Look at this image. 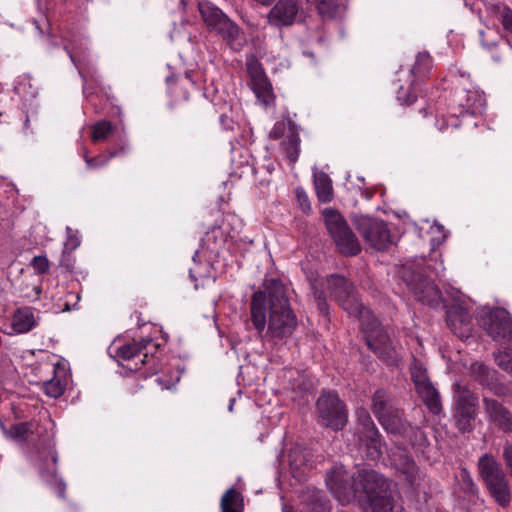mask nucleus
I'll use <instances>...</instances> for the list:
<instances>
[{
	"instance_id": "f257e3e1",
	"label": "nucleus",
	"mask_w": 512,
	"mask_h": 512,
	"mask_svg": "<svg viewBox=\"0 0 512 512\" xmlns=\"http://www.w3.org/2000/svg\"><path fill=\"white\" fill-rule=\"evenodd\" d=\"M326 485L342 503L356 502L363 512H398L399 492L396 485L373 469L327 472Z\"/></svg>"
},
{
	"instance_id": "f03ea898",
	"label": "nucleus",
	"mask_w": 512,
	"mask_h": 512,
	"mask_svg": "<svg viewBox=\"0 0 512 512\" xmlns=\"http://www.w3.org/2000/svg\"><path fill=\"white\" fill-rule=\"evenodd\" d=\"M250 320L259 333L267 325L266 336L271 339L283 340L293 334L298 325L297 317L290 306L288 288L281 280H265L264 290L253 293Z\"/></svg>"
},
{
	"instance_id": "7ed1b4c3",
	"label": "nucleus",
	"mask_w": 512,
	"mask_h": 512,
	"mask_svg": "<svg viewBox=\"0 0 512 512\" xmlns=\"http://www.w3.org/2000/svg\"><path fill=\"white\" fill-rule=\"evenodd\" d=\"M435 268L425 257L407 260L397 269L398 277L405 283L415 300L437 308L443 302V296L431 279Z\"/></svg>"
},
{
	"instance_id": "20e7f679",
	"label": "nucleus",
	"mask_w": 512,
	"mask_h": 512,
	"mask_svg": "<svg viewBox=\"0 0 512 512\" xmlns=\"http://www.w3.org/2000/svg\"><path fill=\"white\" fill-rule=\"evenodd\" d=\"M478 473L491 498L506 508L511 502V485L502 464L491 453L481 455L477 462Z\"/></svg>"
},
{
	"instance_id": "39448f33",
	"label": "nucleus",
	"mask_w": 512,
	"mask_h": 512,
	"mask_svg": "<svg viewBox=\"0 0 512 512\" xmlns=\"http://www.w3.org/2000/svg\"><path fill=\"white\" fill-rule=\"evenodd\" d=\"M317 423L334 432L342 431L348 423V408L335 391H322L315 404Z\"/></svg>"
},
{
	"instance_id": "423d86ee",
	"label": "nucleus",
	"mask_w": 512,
	"mask_h": 512,
	"mask_svg": "<svg viewBox=\"0 0 512 512\" xmlns=\"http://www.w3.org/2000/svg\"><path fill=\"white\" fill-rule=\"evenodd\" d=\"M360 323L368 348L386 365H397L396 349L393 347L388 333L373 313L371 312L368 317L361 319Z\"/></svg>"
},
{
	"instance_id": "0eeeda50",
	"label": "nucleus",
	"mask_w": 512,
	"mask_h": 512,
	"mask_svg": "<svg viewBox=\"0 0 512 512\" xmlns=\"http://www.w3.org/2000/svg\"><path fill=\"white\" fill-rule=\"evenodd\" d=\"M326 228L337 250L346 257H353L361 252V244L338 210L326 208L322 212Z\"/></svg>"
},
{
	"instance_id": "6e6552de",
	"label": "nucleus",
	"mask_w": 512,
	"mask_h": 512,
	"mask_svg": "<svg viewBox=\"0 0 512 512\" xmlns=\"http://www.w3.org/2000/svg\"><path fill=\"white\" fill-rule=\"evenodd\" d=\"M453 389V419L458 431L462 434L474 430V421L477 417L478 395L470 387L460 382H455Z\"/></svg>"
},
{
	"instance_id": "1a4fd4ad",
	"label": "nucleus",
	"mask_w": 512,
	"mask_h": 512,
	"mask_svg": "<svg viewBox=\"0 0 512 512\" xmlns=\"http://www.w3.org/2000/svg\"><path fill=\"white\" fill-rule=\"evenodd\" d=\"M327 283L331 297L349 315L358 318L359 321L370 315L372 311L358 300L356 288L348 278L335 273L327 276Z\"/></svg>"
},
{
	"instance_id": "9d476101",
	"label": "nucleus",
	"mask_w": 512,
	"mask_h": 512,
	"mask_svg": "<svg viewBox=\"0 0 512 512\" xmlns=\"http://www.w3.org/2000/svg\"><path fill=\"white\" fill-rule=\"evenodd\" d=\"M476 320L494 341L512 345V316L505 308L483 307L478 310Z\"/></svg>"
},
{
	"instance_id": "9b49d317",
	"label": "nucleus",
	"mask_w": 512,
	"mask_h": 512,
	"mask_svg": "<svg viewBox=\"0 0 512 512\" xmlns=\"http://www.w3.org/2000/svg\"><path fill=\"white\" fill-rule=\"evenodd\" d=\"M352 223L370 247L386 251L392 246L391 231L385 221L367 215H356L352 218Z\"/></svg>"
},
{
	"instance_id": "f8f14e48",
	"label": "nucleus",
	"mask_w": 512,
	"mask_h": 512,
	"mask_svg": "<svg viewBox=\"0 0 512 512\" xmlns=\"http://www.w3.org/2000/svg\"><path fill=\"white\" fill-rule=\"evenodd\" d=\"M470 376L483 389L496 397H512V390L500 380V374L482 362H474L470 366Z\"/></svg>"
},
{
	"instance_id": "ddd939ff",
	"label": "nucleus",
	"mask_w": 512,
	"mask_h": 512,
	"mask_svg": "<svg viewBox=\"0 0 512 512\" xmlns=\"http://www.w3.org/2000/svg\"><path fill=\"white\" fill-rule=\"evenodd\" d=\"M485 104V99L476 90H459L454 92L449 100V109L451 116L455 121L451 124L458 127L457 118L466 114L475 115L481 112Z\"/></svg>"
},
{
	"instance_id": "4468645a",
	"label": "nucleus",
	"mask_w": 512,
	"mask_h": 512,
	"mask_svg": "<svg viewBox=\"0 0 512 512\" xmlns=\"http://www.w3.org/2000/svg\"><path fill=\"white\" fill-rule=\"evenodd\" d=\"M246 70L251 79L252 90L256 97L264 104H270L274 99L272 84L270 83L264 68L254 54L246 59Z\"/></svg>"
},
{
	"instance_id": "2eb2a0df",
	"label": "nucleus",
	"mask_w": 512,
	"mask_h": 512,
	"mask_svg": "<svg viewBox=\"0 0 512 512\" xmlns=\"http://www.w3.org/2000/svg\"><path fill=\"white\" fill-rule=\"evenodd\" d=\"M483 409L487 420L498 432L512 434V411L503 402L483 395Z\"/></svg>"
},
{
	"instance_id": "dca6fc26",
	"label": "nucleus",
	"mask_w": 512,
	"mask_h": 512,
	"mask_svg": "<svg viewBox=\"0 0 512 512\" xmlns=\"http://www.w3.org/2000/svg\"><path fill=\"white\" fill-rule=\"evenodd\" d=\"M446 323L460 339H467L472 332V316L469 310L460 304H453L446 310Z\"/></svg>"
},
{
	"instance_id": "f3484780",
	"label": "nucleus",
	"mask_w": 512,
	"mask_h": 512,
	"mask_svg": "<svg viewBox=\"0 0 512 512\" xmlns=\"http://www.w3.org/2000/svg\"><path fill=\"white\" fill-rule=\"evenodd\" d=\"M198 9L206 25L215 32H235V24L211 2L200 0Z\"/></svg>"
},
{
	"instance_id": "a211bd4d",
	"label": "nucleus",
	"mask_w": 512,
	"mask_h": 512,
	"mask_svg": "<svg viewBox=\"0 0 512 512\" xmlns=\"http://www.w3.org/2000/svg\"><path fill=\"white\" fill-rule=\"evenodd\" d=\"M50 460L39 465V473L43 481L48 484L58 497L66 499V484L62 478L57 475V454L55 451H49Z\"/></svg>"
},
{
	"instance_id": "6ab92c4d",
	"label": "nucleus",
	"mask_w": 512,
	"mask_h": 512,
	"mask_svg": "<svg viewBox=\"0 0 512 512\" xmlns=\"http://www.w3.org/2000/svg\"><path fill=\"white\" fill-rule=\"evenodd\" d=\"M378 422L388 434L398 437H406L411 429V423L406 419L404 410L398 406Z\"/></svg>"
},
{
	"instance_id": "aec40b11",
	"label": "nucleus",
	"mask_w": 512,
	"mask_h": 512,
	"mask_svg": "<svg viewBox=\"0 0 512 512\" xmlns=\"http://www.w3.org/2000/svg\"><path fill=\"white\" fill-rule=\"evenodd\" d=\"M295 0H279L269 13V23L276 28L291 25L297 14Z\"/></svg>"
},
{
	"instance_id": "412c9836",
	"label": "nucleus",
	"mask_w": 512,
	"mask_h": 512,
	"mask_svg": "<svg viewBox=\"0 0 512 512\" xmlns=\"http://www.w3.org/2000/svg\"><path fill=\"white\" fill-rule=\"evenodd\" d=\"M358 439L365 448L367 459L378 461L383 456L386 443L378 428L360 432Z\"/></svg>"
},
{
	"instance_id": "4be33fe9",
	"label": "nucleus",
	"mask_w": 512,
	"mask_h": 512,
	"mask_svg": "<svg viewBox=\"0 0 512 512\" xmlns=\"http://www.w3.org/2000/svg\"><path fill=\"white\" fill-rule=\"evenodd\" d=\"M305 512H330L331 506L322 490L308 487L303 493L302 500Z\"/></svg>"
},
{
	"instance_id": "5701e85b",
	"label": "nucleus",
	"mask_w": 512,
	"mask_h": 512,
	"mask_svg": "<svg viewBox=\"0 0 512 512\" xmlns=\"http://www.w3.org/2000/svg\"><path fill=\"white\" fill-rule=\"evenodd\" d=\"M371 401V411L378 421L397 407L392 393L383 388L375 390Z\"/></svg>"
},
{
	"instance_id": "b1692460",
	"label": "nucleus",
	"mask_w": 512,
	"mask_h": 512,
	"mask_svg": "<svg viewBox=\"0 0 512 512\" xmlns=\"http://www.w3.org/2000/svg\"><path fill=\"white\" fill-rule=\"evenodd\" d=\"M36 326L34 313L30 307L18 308L12 318V327L16 333L23 334L29 332Z\"/></svg>"
},
{
	"instance_id": "393cba45",
	"label": "nucleus",
	"mask_w": 512,
	"mask_h": 512,
	"mask_svg": "<svg viewBox=\"0 0 512 512\" xmlns=\"http://www.w3.org/2000/svg\"><path fill=\"white\" fill-rule=\"evenodd\" d=\"M421 397L423 403L427 407L430 413L438 415L442 412V401L439 391L433 386V384H427L422 386L417 391Z\"/></svg>"
},
{
	"instance_id": "a878e982",
	"label": "nucleus",
	"mask_w": 512,
	"mask_h": 512,
	"mask_svg": "<svg viewBox=\"0 0 512 512\" xmlns=\"http://www.w3.org/2000/svg\"><path fill=\"white\" fill-rule=\"evenodd\" d=\"M396 468L406 477V480L413 484L418 475V467L411 455L408 453H399L394 458Z\"/></svg>"
},
{
	"instance_id": "bb28decb",
	"label": "nucleus",
	"mask_w": 512,
	"mask_h": 512,
	"mask_svg": "<svg viewBox=\"0 0 512 512\" xmlns=\"http://www.w3.org/2000/svg\"><path fill=\"white\" fill-rule=\"evenodd\" d=\"M151 342V338H143L140 341L133 340L132 342L118 347L116 350V356L125 361L131 360L136 356L141 355L143 350L146 349L147 345L151 344Z\"/></svg>"
},
{
	"instance_id": "cd10ccee",
	"label": "nucleus",
	"mask_w": 512,
	"mask_h": 512,
	"mask_svg": "<svg viewBox=\"0 0 512 512\" xmlns=\"http://www.w3.org/2000/svg\"><path fill=\"white\" fill-rule=\"evenodd\" d=\"M314 185L320 202L327 203L333 198L332 181L325 172L314 174Z\"/></svg>"
},
{
	"instance_id": "c85d7f7f",
	"label": "nucleus",
	"mask_w": 512,
	"mask_h": 512,
	"mask_svg": "<svg viewBox=\"0 0 512 512\" xmlns=\"http://www.w3.org/2000/svg\"><path fill=\"white\" fill-rule=\"evenodd\" d=\"M288 125L289 134L287 136V139L283 141L282 145L284 146L286 155L289 158L290 162L295 163L298 159L300 152V138L294 122L289 120Z\"/></svg>"
},
{
	"instance_id": "c756f323",
	"label": "nucleus",
	"mask_w": 512,
	"mask_h": 512,
	"mask_svg": "<svg viewBox=\"0 0 512 512\" xmlns=\"http://www.w3.org/2000/svg\"><path fill=\"white\" fill-rule=\"evenodd\" d=\"M221 511L238 510L244 511V497L234 487L229 488L222 495L220 501Z\"/></svg>"
},
{
	"instance_id": "7c9ffc66",
	"label": "nucleus",
	"mask_w": 512,
	"mask_h": 512,
	"mask_svg": "<svg viewBox=\"0 0 512 512\" xmlns=\"http://www.w3.org/2000/svg\"><path fill=\"white\" fill-rule=\"evenodd\" d=\"M432 63V58L428 52H419L416 56V61L411 72L418 78L427 77L432 69Z\"/></svg>"
},
{
	"instance_id": "2f4dec72",
	"label": "nucleus",
	"mask_w": 512,
	"mask_h": 512,
	"mask_svg": "<svg viewBox=\"0 0 512 512\" xmlns=\"http://www.w3.org/2000/svg\"><path fill=\"white\" fill-rule=\"evenodd\" d=\"M34 423L31 421L13 424L9 428V435L17 441H26L28 436L33 433Z\"/></svg>"
},
{
	"instance_id": "473e14b6",
	"label": "nucleus",
	"mask_w": 512,
	"mask_h": 512,
	"mask_svg": "<svg viewBox=\"0 0 512 512\" xmlns=\"http://www.w3.org/2000/svg\"><path fill=\"white\" fill-rule=\"evenodd\" d=\"M91 137L94 142L105 140L114 130V125L111 121L102 120L98 121L92 126Z\"/></svg>"
},
{
	"instance_id": "72a5a7b5",
	"label": "nucleus",
	"mask_w": 512,
	"mask_h": 512,
	"mask_svg": "<svg viewBox=\"0 0 512 512\" xmlns=\"http://www.w3.org/2000/svg\"><path fill=\"white\" fill-rule=\"evenodd\" d=\"M481 43L483 47L489 51L497 48H505L509 40L503 34H481Z\"/></svg>"
},
{
	"instance_id": "f704fd0d",
	"label": "nucleus",
	"mask_w": 512,
	"mask_h": 512,
	"mask_svg": "<svg viewBox=\"0 0 512 512\" xmlns=\"http://www.w3.org/2000/svg\"><path fill=\"white\" fill-rule=\"evenodd\" d=\"M460 489L469 497L475 496L478 492L477 485L474 483L467 468H462L460 471Z\"/></svg>"
},
{
	"instance_id": "c9c22d12",
	"label": "nucleus",
	"mask_w": 512,
	"mask_h": 512,
	"mask_svg": "<svg viewBox=\"0 0 512 512\" xmlns=\"http://www.w3.org/2000/svg\"><path fill=\"white\" fill-rule=\"evenodd\" d=\"M403 438L406 439L412 447H424L428 444L425 432L419 427L412 425L406 437Z\"/></svg>"
},
{
	"instance_id": "e433bc0d",
	"label": "nucleus",
	"mask_w": 512,
	"mask_h": 512,
	"mask_svg": "<svg viewBox=\"0 0 512 512\" xmlns=\"http://www.w3.org/2000/svg\"><path fill=\"white\" fill-rule=\"evenodd\" d=\"M357 424H358V434L360 432H365V431L373 430V429L377 428L371 415L364 408H361L357 412Z\"/></svg>"
},
{
	"instance_id": "4c0bfd02",
	"label": "nucleus",
	"mask_w": 512,
	"mask_h": 512,
	"mask_svg": "<svg viewBox=\"0 0 512 512\" xmlns=\"http://www.w3.org/2000/svg\"><path fill=\"white\" fill-rule=\"evenodd\" d=\"M43 390L46 395L58 398L64 393L65 386L60 379L53 378L43 383Z\"/></svg>"
},
{
	"instance_id": "58836bf2",
	"label": "nucleus",
	"mask_w": 512,
	"mask_h": 512,
	"mask_svg": "<svg viewBox=\"0 0 512 512\" xmlns=\"http://www.w3.org/2000/svg\"><path fill=\"white\" fill-rule=\"evenodd\" d=\"M223 41L233 51H240L247 43L246 34H222Z\"/></svg>"
},
{
	"instance_id": "ea45409f",
	"label": "nucleus",
	"mask_w": 512,
	"mask_h": 512,
	"mask_svg": "<svg viewBox=\"0 0 512 512\" xmlns=\"http://www.w3.org/2000/svg\"><path fill=\"white\" fill-rule=\"evenodd\" d=\"M311 395L310 390L306 387L305 383L298 384L291 391V399L297 403V405H305L309 402Z\"/></svg>"
},
{
	"instance_id": "a19ab883",
	"label": "nucleus",
	"mask_w": 512,
	"mask_h": 512,
	"mask_svg": "<svg viewBox=\"0 0 512 512\" xmlns=\"http://www.w3.org/2000/svg\"><path fill=\"white\" fill-rule=\"evenodd\" d=\"M497 365L512 374V348L494 354Z\"/></svg>"
},
{
	"instance_id": "79ce46f5",
	"label": "nucleus",
	"mask_w": 512,
	"mask_h": 512,
	"mask_svg": "<svg viewBox=\"0 0 512 512\" xmlns=\"http://www.w3.org/2000/svg\"><path fill=\"white\" fill-rule=\"evenodd\" d=\"M116 155H117V152H110L108 157L105 155L89 157L87 154H85L84 159L89 168H98V167L104 166L109 161L110 158H112Z\"/></svg>"
},
{
	"instance_id": "37998d69",
	"label": "nucleus",
	"mask_w": 512,
	"mask_h": 512,
	"mask_svg": "<svg viewBox=\"0 0 512 512\" xmlns=\"http://www.w3.org/2000/svg\"><path fill=\"white\" fill-rule=\"evenodd\" d=\"M502 460L512 478V441L506 440L502 446Z\"/></svg>"
},
{
	"instance_id": "c03bdc74",
	"label": "nucleus",
	"mask_w": 512,
	"mask_h": 512,
	"mask_svg": "<svg viewBox=\"0 0 512 512\" xmlns=\"http://www.w3.org/2000/svg\"><path fill=\"white\" fill-rule=\"evenodd\" d=\"M411 378L415 384L416 391H418L422 386L432 384L427 377L425 370H422L421 368H414L411 372Z\"/></svg>"
},
{
	"instance_id": "a18cd8bd",
	"label": "nucleus",
	"mask_w": 512,
	"mask_h": 512,
	"mask_svg": "<svg viewBox=\"0 0 512 512\" xmlns=\"http://www.w3.org/2000/svg\"><path fill=\"white\" fill-rule=\"evenodd\" d=\"M397 99L403 104L409 106L417 100V95L411 87L404 88L401 86L397 91Z\"/></svg>"
},
{
	"instance_id": "49530a36",
	"label": "nucleus",
	"mask_w": 512,
	"mask_h": 512,
	"mask_svg": "<svg viewBox=\"0 0 512 512\" xmlns=\"http://www.w3.org/2000/svg\"><path fill=\"white\" fill-rule=\"evenodd\" d=\"M31 265L39 274H47L49 272V261L46 256H35L31 261Z\"/></svg>"
},
{
	"instance_id": "de8ad7c7",
	"label": "nucleus",
	"mask_w": 512,
	"mask_h": 512,
	"mask_svg": "<svg viewBox=\"0 0 512 512\" xmlns=\"http://www.w3.org/2000/svg\"><path fill=\"white\" fill-rule=\"evenodd\" d=\"M310 286L315 302L327 299L326 292L322 283H319L317 280H314L310 282Z\"/></svg>"
},
{
	"instance_id": "09e8293b",
	"label": "nucleus",
	"mask_w": 512,
	"mask_h": 512,
	"mask_svg": "<svg viewBox=\"0 0 512 512\" xmlns=\"http://www.w3.org/2000/svg\"><path fill=\"white\" fill-rule=\"evenodd\" d=\"M502 25L507 32H512V9L504 6L501 11Z\"/></svg>"
},
{
	"instance_id": "8fccbe9b",
	"label": "nucleus",
	"mask_w": 512,
	"mask_h": 512,
	"mask_svg": "<svg viewBox=\"0 0 512 512\" xmlns=\"http://www.w3.org/2000/svg\"><path fill=\"white\" fill-rule=\"evenodd\" d=\"M296 197L300 203L301 209L304 212L310 211L311 207H310L309 199H308L306 192L303 189H301V188L296 189Z\"/></svg>"
},
{
	"instance_id": "3c124183",
	"label": "nucleus",
	"mask_w": 512,
	"mask_h": 512,
	"mask_svg": "<svg viewBox=\"0 0 512 512\" xmlns=\"http://www.w3.org/2000/svg\"><path fill=\"white\" fill-rule=\"evenodd\" d=\"M315 303L319 314L325 318L326 322H330V306L327 302V299L317 301Z\"/></svg>"
},
{
	"instance_id": "603ef678",
	"label": "nucleus",
	"mask_w": 512,
	"mask_h": 512,
	"mask_svg": "<svg viewBox=\"0 0 512 512\" xmlns=\"http://www.w3.org/2000/svg\"><path fill=\"white\" fill-rule=\"evenodd\" d=\"M285 132V124L284 123H276L273 129L270 132V137L277 140L280 139Z\"/></svg>"
},
{
	"instance_id": "864d4df0",
	"label": "nucleus",
	"mask_w": 512,
	"mask_h": 512,
	"mask_svg": "<svg viewBox=\"0 0 512 512\" xmlns=\"http://www.w3.org/2000/svg\"><path fill=\"white\" fill-rule=\"evenodd\" d=\"M80 245V240L75 235H69L67 242L65 243V250H69L70 252L75 250Z\"/></svg>"
},
{
	"instance_id": "5fc2aeb1",
	"label": "nucleus",
	"mask_w": 512,
	"mask_h": 512,
	"mask_svg": "<svg viewBox=\"0 0 512 512\" xmlns=\"http://www.w3.org/2000/svg\"><path fill=\"white\" fill-rule=\"evenodd\" d=\"M60 264H61V266L65 267L67 271L71 272L73 270V265L70 263V259H69V253L66 254V251L63 252V256H62Z\"/></svg>"
},
{
	"instance_id": "6e6d98bb",
	"label": "nucleus",
	"mask_w": 512,
	"mask_h": 512,
	"mask_svg": "<svg viewBox=\"0 0 512 512\" xmlns=\"http://www.w3.org/2000/svg\"><path fill=\"white\" fill-rule=\"evenodd\" d=\"M220 122L224 126L225 129H227V130L228 129H233V127L231 125L233 123V121L227 115H224V114L221 115L220 116Z\"/></svg>"
},
{
	"instance_id": "4d7b16f0",
	"label": "nucleus",
	"mask_w": 512,
	"mask_h": 512,
	"mask_svg": "<svg viewBox=\"0 0 512 512\" xmlns=\"http://www.w3.org/2000/svg\"><path fill=\"white\" fill-rule=\"evenodd\" d=\"M317 8H318V11H319V13H320L321 15H323V16H326V15H327V16H330V13H329V11H328V9H327V7H326V3H325V1H324V0H321V1H320V3L318 4V7H317Z\"/></svg>"
},
{
	"instance_id": "13d9d810",
	"label": "nucleus",
	"mask_w": 512,
	"mask_h": 512,
	"mask_svg": "<svg viewBox=\"0 0 512 512\" xmlns=\"http://www.w3.org/2000/svg\"><path fill=\"white\" fill-rule=\"evenodd\" d=\"M62 44H63V48H64V50H66V51H67V53L69 54V56H70V58H71L72 62H73V63H75V58H74V56H73V54H72V51H71V50H70V48H69V45L66 43V41H65V40H62Z\"/></svg>"
},
{
	"instance_id": "bf43d9fd",
	"label": "nucleus",
	"mask_w": 512,
	"mask_h": 512,
	"mask_svg": "<svg viewBox=\"0 0 512 512\" xmlns=\"http://www.w3.org/2000/svg\"><path fill=\"white\" fill-rule=\"evenodd\" d=\"M282 512H295V510H294L292 505L287 504V503H283V505H282Z\"/></svg>"
},
{
	"instance_id": "052dcab7",
	"label": "nucleus",
	"mask_w": 512,
	"mask_h": 512,
	"mask_svg": "<svg viewBox=\"0 0 512 512\" xmlns=\"http://www.w3.org/2000/svg\"><path fill=\"white\" fill-rule=\"evenodd\" d=\"M70 310H71L70 305L68 302H66L64 305L63 311H70Z\"/></svg>"
},
{
	"instance_id": "680f3d73",
	"label": "nucleus",
	"mask_w": 512,
	"mask_h": 512,
	"mask_svg": "<svg viewBox=\"0 0 512 512\" xmlns=\"http://www.w3.org/2000/svg\"><path fill=\"white\" fill-rule=\"evenodd\" d=\"M144 358L141 360V362L144 364L146 363L147 353L143 354Z\"/></svg>"
},
{
	"instance_id": "e2e57ef3",
	"label": "nucleus",
	"mask_w": 512,
	"mask_h": 512,
	"mask_svg": "<svg viewBox=\"0 0 512 512\" xmlns=\"http://www.w3.org/2000/svg\"><path fill=\"white\" fill-rule=\"evenodd\" d=\"M235 402V399H232L231 403H230V406H229V410H232V407H233V403Z\"/></svg>"
},
{
	"instance_id": "0e129e2a",
	"label": "nucleus",
	"mask_w": 512,
	"mask_h": 512,
	"mask_svg": "<svg viewBox=\"0 0 512 512\" xmlns=\"http://www.w3.org/2000/svg\"><path fill=\"white\" fill-rule=\"evenodd\" d=\"M221 512H244V511H238V510H228V511H221Z\"/></svg>"
},
{
	"instance_id": "69168bd1",
	"label": "nucleus",
	"mask_w": 512,
	"mask_h": 512,
	"mask_svg": "<svg viewBox=\"0 0 512 512\" xmlns=\"http://www.w3.org/2000/svg\"><path fill=\"white\" fill-rule=\"evenodd\" d=\"M51 38H54L57 34H54V33H51V34H48Z\"/></svg>"
},
{
	"instance_id": "338daca9",
	"label": "nucleus",
	"mask_w": 512,
	"mask_h": 512,
	"mask_svg": "<svg viewBox=\"0 0 512 512\" xmlns=\"http://www.w3.org/2000/svg\"><path fill=\"white\" fill-rule=\"evenodd\" d=\"M71 231V228L67 227V232L70 233Z\"/></svg>"
},
{
	"instance_id": "774afa93",
	"label": "nucleus",
	"mask_w": 512,
	"mask_h": 512,
	"mask_svg": "<svg viewBox=\"0 0 512 512\" xmlns=\"http://www.w3.org/2000/svg\"><path fill=\"white\" fill-rule=\"evenodd\" d=\"M318 41H319V42H321V41H322V37H321V36H319V37H318Z\"/></svg>"
}]
</instances>
